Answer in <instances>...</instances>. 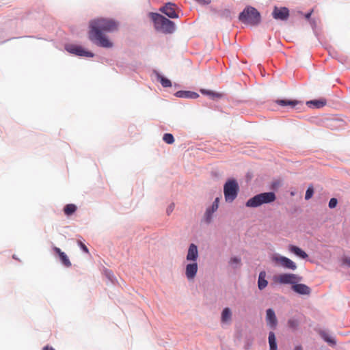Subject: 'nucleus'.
I'll use <instances>...</instances> for the list:
<instances>
[{
  "label": "nucleus",
  "mask_w": 350,
  "mask_h": 350,
  "mask_svg": "<svg viewBox=\"0 0 350 350\" xmlns=\"http://www.w3.org/2000/svg\"><path fill=\"white\" fill-rule=\"evenodd\" d=\"M295 350H302V348L301 346H297L295 349Z\"/></svg>",
  "instance_id": "ea45409f"
},
{
  "label": "nucleus",
  "mask_w": 350,
  "mask_h": 350,
  "mask_svg": "<svg viewBox=\"0 0 350 350\" xmlns=\"http://www.w3.org/2000/svg\"><path fill=\"white\" fill-rule=\"evenodd\" d=\"M288 250L303 259H305L308 257V254L297 246L290 245L288 246Z\"/></svg>",
  "instance_id": "dca6fc26"
},
{
  "label": "nucleus",
  "mask_w": 350,
  "mask_h": 350,
  "mask_svg": "<svg viewBox=\"0 0 350 350\" xmlns=\"http://www.w3.org/2000/svg\"><path fill=\"white\" fill-rule=\"evenodd\" d=\"M276 103L281 106H286L289 105L291 107H294L295 105L298 104V102L296 100H288L285 99L277 100Z\"/></svg>",
  "instance_id": "4be33fe9"
},
{
  "label": "nucleus",
  "mask_w": 350,
  "mask_h": 350,
  "mask_svg": "<svg viewBox=\"0 0 350 350\" xmlns=\"http://www.w3.org/2000/svg\"><path fill=\"white\" fill-rule=\"evenodd\" d=\"M201 92L204 94H207L213 98H220L221 94L219 93L213 92L209 90H202Z\"/></svg>",
  "instance_id": "bb28decb"
},
{
  "label": "nucleus",
  "mask_w": 350,
  "mask_h": 350,
  "mask_svg": "<svg viewBox=\"0 0 350 350\" xmlns=\"http://www.w3.org/2000/svg\"><path fill=\"white\" fill-rule=\"evenodd\" d=\"M163 140L167 144H172L174 142V136L170 133L164 134Z\"/></svg>",
  "instance_id": "393cba45"
},
{
  "label": "nucleus",
  "mask_w": 350,
  "mask_h": 350,
  "mask_svg": "<svg viewBox=\"0 0 350 350\" xmlns=\"http://www.w3.org/2000/svg\"><path fill=\"white\" fill-rule=\"evenodd\" d=\"M198 267L196 262H192L187 265L185 268V275L188 280H193L198 272Z\"/></svg>",
  "instance_id": "9b49d317"
},
{
  "label": "nucleus",
  "mask_w": 350,
  "mask_h": 350,
  "mask_svg": "<svg viewBox=\"0 0 350 350\" xmlns=\"http://www.w3.org/2000/svg\"><path fill=\"white\" fill-rule=\"evenodd\" d=\"M272 16L276 20L286 21L289 16V10L286 7L278 8L275 6Z\"/></svg>",
  "instance_id": "6e6552de"
},
{
  "label": "nucleus",
  "mask_w": 350,
  "mask_h": 350,
  "mask_svg": "<svg viewBox=\"0 0 350 350\" xmlns=\"http://www.w3.org/2000/svg\"><path fill=\"white\" fill-rule=\"evenodd\" d=\"M287 323L288 326L293 329H296L299 326V321L295 319H289Z\"/></svg>",
  "instance_id": "a878e982"
},
{
  "label": "nucleus",
  "mask_w": 350,
  "mask_h": 350,
  "mask_svg": "<svg viewBox=\"0 0 350 350\" xmlns=\"http://www.w3.org/2000/svg\"><path fill=\"white\" fill-rule=\"evenodd\" d=\"M239 185L236 180H228L224 186V193L226 202H232L237 196Z\"/></svg>",
  "instance_id": "39448f33"
},
{
  "label": "nucleus",
  "mask_w": 350,
  "mask_h": 350,
  "mask_svg": "<svg viewBox=\"0 0 350 350\" xmlns=\"http://www.w3.org/2000/svg\"><path fill=\"white\" fill-rule=\"evenodd\" d=\"M43 350H55V349L49 345H46L43 348Z\"/></svg>",
  "instance_id": "58836bf2"
},
{
  "label": "nucleus",
  "mask_w": 350,
  "mask_h": 350,
  "mask_svg": "<svg viewBox=\"0 0 350 350\" xmlns=\"http://www.w3.org/2000/svg\"><path fill=\"white\" fill-rule=\"evenodd\" d=\"M232 319V312L229 308H225L222 312L221 320L222 323H230Z\"/></svg>",
  "instance_id": "6ab92c4d"
},
{
  "label": "nucleus",
  "mask_w": 350,
  "mask_h": 350,
  "mask_svg": "<svg viewBox=\"0 0 350 350\" xmlns=\"http://www.w3.org/2000/svg\"><path fill=\"white\" fill-rule=\"evenodd\" d=\"M158 80L160 81L162 86L164 88H168L172 86V83L170 80L163 76L158 75Z\"/></svg>",
  "instance_id": "b1692460"
},
{
  "label": "nucleus",
  "mask_w": 350,
  "mask_h": 350,
  "mask_svg": "<svg viewBox=\"0 0 350 350\" xmlns=\"http://www.w3.org/2000/svg\"><path fill=\"white\" fill-rule=\"evenodd\" d=\"M312 12H313V10H312L310 12H309L308 13L306 14H305V18L306 19H309L310 18V16H311Z\"/></svg>",
  "instance_id": "4c0bfd02"
},
{
  "label": "nucleus",
  "mask_w": 350,
  "mask_h": 350,
  "mask_svg": "<svg viewBox=\"0 0 350 350\" xmlns=\"http://www.w3.org/2000/svg\"><path fill=\"white\" fill-rule=\"evenodd\" d=\"M337 203H338V200L336 198H331L329 202V207L330 208H334L336 206Z\"/></svg>",
  "instance_id": "473e14b6"
},
{
  "label": "nucleus",
  "mask_w": 350,
  "mask_h": 350,
  "mask_svg": "<svg viewBox=\"0 0 350 350\" xmlns=\"http://www.w3.org/2000/svg\"><path fill=\"white\" fill-rule=\"evenodd\" d=\"M307 105L309 107L313 106L314 108H321L326 105V100L325 99L310 100L307 102Z\"/></svg>",
  "instance_id": "aec40b11"
},
{
  "label": "nucleus",
  "mask_w": 350,
  "mask_h": 350,
  "mask_svg": "<svg viewBox=\"0 0 350 350\" xmlns=\"http://www.w3.org/2000/svg\"><path fill=\"white\" fill-rule=\"evenodd\" d=\"M266 273L265 271H261L259 273L258 280V286L260 290L264 289L268 284V282L265 279Z\"/></svg>",
  "instance_id": "a211bd4d"
},
{
  "label": "nucleus",
  "mask_w": 350,
  "mask_h": 350,
  "mask_svg": "<svg viewBox=\"0 0 350 350\" xmlns=\"http://www.w3.org/2000/svg\"><path fill=\"white\" fill-rule=\"evenodd\" d=\"M266 321L268 326H269L271 329H275L278 324V320L275 312L273 309L269 308L267 310Z\"/></svg>",
  "instance_id": "f8f14e48"
},
{
  "label": "nucleus",
  "mask_w": 350,
  "mask_h": 350,
  "mask_svg": "<svg viewBox=\"0 0 350 350\" xmlns=\"http://www.w3.org/2000/svg\"><path fill=\"white\" fill-rule=\"evenodd\" d=\"M151 18L154 22V28L163 33H172L175 30V24L157 13H151Z\"/></svg>",
  "instance_id": "f03ea898"
},
{
  "label": "nucleus",
  "mask_w": 350,
  "mask_h": 350,
  "mask_svg": "<svg viewBox=\"0 0 350 350\" xmlns=\"http://www.w3.org/2000/svg\"><path fill=\"white\" fill-rule=\"evenodd\" d=\"M214 212H212V208L211 207L206 209V213H205V217H206V222L209 223L211 221L212 214Z\"/></svg>",
  "instance_id": "7c9ffc66"
},
{
  "label": "nucleus",
  "mask_w": 350,
  "mask_h": 350,
  "mask_svg": "<svg viewBox=\"0 0 350 350\" xmlns=\"http://www.w3.org/2000/svg\"><path fill=\"white\" fill-rule=\"evenodd\" d=\"M175 95L179 98H196L199 96V95L197 93L190 91H178Z\"/></svg>",
  "instance_id": "f3484780"
},
{
  "label": "nucleus",
  "mask_w": 350,
  "mask_h": 350,
  "mask_svg": "<svg viewBox=\"0 0 350 350\" xmlns=\"http://www.w3.org/2000/svg\"><path fill=\"white\" fill-rule=\"evenodd\" d=\"M269 344L270 347L269 350H277L276 338L273 332H270L269 334Z\"/></svg>",
  "instance_id": "412c9836"
},
{
  "label": "nucleus",
  "mask_w": 350,
  "mask_h": 350,
  "mask_svg": "<svg viewBox=\"0 0 350 350\" xmlns=\"http://www.w3.org/2000/svg\"><path fill=\"white\" fill-rule=\"evenodd\" d=\"M77 211V206L74 204H68L64 208V213L69 216L73 214Z\"/></svg>",
  "instance_id": "5701e85b"
},
{
  "label": "nucleus",
  "mask_w": 350,
  "mask_h": 350,
  "mask_svg": "<svg viewBox=\"0 0 350 350\" xmlns=\"http://www.w3.org/2000/svg\"><path fill=\"white\" fill-rule=\"evenodd\" d=\"M196 1L201 5H208L211 3V0H196Z\"/></svg>",
  "instance_id": "f704fd0d"
},
{
  "label": "nucleus",
  "mask_w": 350,
  "mask_h": 350,
  "mask_svg": "<svg viewBox=\"0 0 350 350\" xmlns=\"http://www.w3.org/2000/svg\"><path fill=\"white\" fill-rule=\"evenodd\" d=\"M343 263L350 267V258H345L343 260Z\"/></svg>",
  "instance_id": "e433bc0d"
},
{
  "label": "nucleus",
  "mask_w": 350,
  "mask_h": 350,
  "mask_svg": "<svg viewBox=\"0 0 350 350\" xmlns=\"http://www.w3.org/2000/svg\"><path fill=\"white\" fill-rule=\"evenodd\" d=\"M68 52L79 55L92 57L94 54L92 52L85 51L81 46L77 45H70L66 47Z\"/></svg>",
  "instance_id": "9d476101"
},
{
  "label": "nucleus",
  "mask_w": 350,
  "mask_h": 350,
  "mask_svg": "<svg viewBox=\"0 0 350 350\" xmlns=\"http://www.w3.org/2000/svg\"><path fill=\"white\" fill-rule=\"evenodd\" d=\"M275 199L276 196L273 192L262 193L249 199L245 205L247 207H258L263 204L273 202Z\"/></svg>",
  "instance_id": "20e7f679"
},
{
  "label": "nucleus",
  "mask_w": 350,
  "mask_h": 350,
  "mask_svg": "<svg viewBox=\"0 0 350 350\" xmlns=\"http://www.w3.org/2000/svg\"><path fill=\"white\" fill-rule=\"evenodd\" d=\"M221 16H226V17H230V12L229 10H225L223 13L221 14Z\"/></svg>",
  "instance_id": "c9c22d12"
},
{
  "label": "nucleus",
  "mask_w": 350,
  "mask_h": 350,
  "mask_svg": "<svg viewBox=\"0 0 350 350\" xmlns=\"http://www.w3.org/2000/svg\"><path fill=\"white\" fill-rule=\"evenodd\" d=\"M53 251L57 254H58L59 257V259L62 262V263L66 267H71L72 264H71V262L70 261L68 257L67 256V255L64 252H62L59 247H53Z\"/></svg>",
  "instance_id": "2eb2a0df"
},
{
  "label": "nucleus",
  "mask_w": 350,
  "mask_h": 350,
  "mask_svg": "<svg viewBox=\"0 0 350 350\" xmlns=\"http://www.w3.org/2000/svg\"><path fill=\"white\" fill-rule=\"evenodd\" d=\"M198 258V247L194 243H191L188 249L187 254V260L196 262Z\"/></svg>",
  "instance_id": "4468645a"
},
{
  "label": "nucleus",
  "mask_w": 350,
  "mask_h": 350,
  "mask_svg": "<svg viewBox=\"0 0 350 350\" xmlns=\"http://www.w3.org/2000/svg\"><path fill=\"white\" fill-rule=\"evenodd\" d=\"M321 336L328 343L332 345L336 344V341L332 338L329 337L326 333H322Z\"/></svg>",
  "instance_id": "cd10ccee"
},
{
  "label": "nucleus",
  "mask_w": 350,
  "mask_h": 350,
  "mask_svg": "<svg viewBox=\"0 0 350 350\" xmlns=\"http://www.w3.org/2000/svg\"><path fill=\"white\" fill-rule=\"evenodd\" d=\"M302 278L297 274L284 273L279 274L274 278V281L280 284L295 285L296 283L301 281Z\"/></svg>",
  "instance_id": "423d86ee"
},
{
  "label": "nucleus",
  "mask_w": 350,
  "mask_h": 350,
  "mask_svg": "<svg viewBox=\"0 0 350 350\" xmlns=\"http://www.w3.org/2000/svg\"><path fill=\"white\" fill-rule=\"evenodd\" d=\"M176 5L172 3H167L163 7L160 8V11L164 13L170 18H178V15L176 12Z\"/></svg>",
  "instance_id": "1a4fd4ad"
},
{
  "label": "nucleus",
  "mask_w": 350,
  "mask_h": 350,
  "mask_svg": "<svg viewBox=\"0 0 350 350\" xmlns=\"http://www.w3.org/2000/svg\"><path fill=\"white\" fill-rule=\"evenodd\" d=\"M241 263V259L237 257L232 258L230 260V264L234 267L236 268L237 265Z\"/></svg>",
  "instance_id": "c756f323"
},
{
  "label": "nucleus",
  "mask_w": 350,
  "mask_h": 350,
  "mask_svg": "<svg viewBox=\"0 0 350 350\" xmlns=\"http://www.w3.org/2000/svg\"><path fill=\"white\" fill-rule=\"evenodd\" d=\"M291 288L294 292L302 295H309L311 293V288L304 284L296 283Z\"/></svg>",
  "instance_id": "ddd939ff"
},
{
  "label": "nucleus",
  "mask_w": 350,
  "mask_h": 350,
  "mask_svg": "<svg viewBox=\"0 0 350 350\" xmlns=\"http://www.w3.org/2000/svg\"><path fill=\"white\" fill-rule=\"evenodd\" d=\"M219 198H216L211 206L212 212H215L217 210L218 206H219Z\"/></svg>",
  "instance_id": "2f4dec72"
},
{
  "label": "nucleus",
  "mask_w": 350,
  "mask_h": 350,
  "mask_svg": "<svg viewBox=\"0 0 350 350\" xmlns=\"http://www.w3.org/2000/svg\"><path fill=\"white\" fill-rule=\"evenodd\" d=\"M79 245H80L81 248L85 252L89 253V250L85 245H84L82 242L79 241Z\"/></svg>",
  "instance_id": "72a5a7b5"
},
{
  "label": "nucleus",
  "mask_w": 350,
  "mask_h": 350,
  "mask_svg": "<svg viewBox=\"0 0 350 350\" xmlns=\"http://www.w3.org/2000/svg\"><path fill=\"white\" fill-rule=\"evenodd\" d=\"M271 260L275 265L282 267L284 269L295 270L297 265L290 258L278 254H274L271 257Z\"/></svg>",
  "instance_id": "0eeeda50"
},
{
  "label": "nucleus",
  "mask_w": 350,
  "mask_h": 350,
  "mask_svg": "<svg viewBox=\"0 0 350 350\" xmlns=\"http://www.w3.org/2000/svg\"><path fill=\"white\" fill-rule=\"evenodd\" d=\"M314 193V189L312 186H310L308 189L306 190V195H305V199L309 200L312 198Z\"/></svg>",
  "instance_id": "c85d7f7f"
},
{
  "label": "nucleus",
  "mask_w": 350,
  "mask_h": 350,
  "mask_svg": "<svg viewBox=\"0 0 350 350\" xmlns=\"http://www.w3.org/2000/svg\"><path fill=\"white\" fill-rule=\"evenodd\" d=\"M239 19L245 25L255 26L260 22V14L256 8L252 6H247L240 13Z\"/></svg>",
  "instance_id": "7ed1b4c3"
},
{
  "label": "nucleus",
  "mask_w": 350,
  "mask_h": 350,
  "mask_svg": "<svg viewBox=\"0 0 350 350\" xmlns=\"http://www.w3.org/2000/svg\"><path fill=\"white\" fill-rule=\"evenodd\" d=\"M118 23L111 18H98L90 22L89 39L96 45L111 48L113 43L109 40L104 33L105 32H113L116 31Z\"/></svg>",
  "instance_id": "f257e3e1"
}]
</instances>
